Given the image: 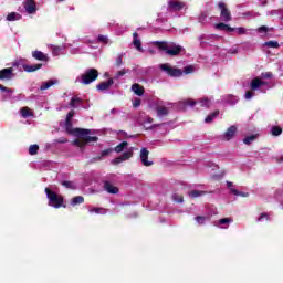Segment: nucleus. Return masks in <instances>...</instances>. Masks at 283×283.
<instances>
[{
  "instance_id": "1",
  "label": "nucleus",
  "mask_w": 283,
  "mask_h": 283,
  "mask_svg": "<svg viewBox=\"0 0 283 283\" xmlns=\"http://www.w3.org/2000/svg\"><path fill=\"white\" fill-rule=\"evenodd\" d=\"M155 45L161 50V52H166V54H168V56H179V54H181V52H185V48H182L181 45H177V44H168L167 42H160V41H156Z\"/></svg>"
},
{
  "instance_id": "2",
  "label": "nucleus",
  "mask_w": 283,
  "mask_h": 283,
  "mask_svg": "<svg viewBox=\"0 0 283 283\" xmlns=\"http://www.w3.org/2000/svg\"><path fill=\"white\" fill-rule=\"evenodd\" d=\"M44 191L49 200V207H53L54 209H61V207H63V203L65 202V199H63V196L54 192L50 188H45Z\"/></svg>"
},
{
  "instance_id": "3",
  "label": "nucleus",
  "mask_w": 283,
  "mask_h": 283,
  "mask_svg": "<svg viewBox=\"0 0 283 283\" xmlns=\"http://www.w3.org/2000/svg\"><path fill=\"white\" fill-rule=\"evenodd\" d=\"M159 69L171 78H180V76H182V70L172 67L169 63L160 64Z\"/></svg>"
},
{
  "instance_id": "4",
  "label": "nucleus",
  "mask_w": 283,
  "mask_h": 283,
  "mask_svg": "<svg viewBox=\"0 0 283 283\" xmlns=\"http://www.w3.org/2000/svg\"><path fill=\"white\" fill-rule=\"evenodd\" d=\"M99 76L98 70L96 69H88L85 71L84 74L81 75L83 85H90L94 83Z\"/></svg>"
},
{
  "instance_id": "5",
  "label": "nucleus",
  "mask_w": 283,
  "mask_h": 283,
  "mask_svg": "<svg viewBox=\"0 0 283 283\" xmlns=\"http://www.w3.org/2000/svg\"><path fill=\"white\" fill-rule=\"evenodd\" d=\"M65 129L71 136H85L86 134H92V129L87 128H74L72 126V120H65Z\"/></svg>"
},
{
  "instance_id": "6",
  "label": "nucleus",
  "mask_w": 283,
  "mask_h": 283,
  "mask_svg": "<svg viewBox=\"0 0 283 283\" xmlns=\"http://www.w3.org/2000/svg\"><path fill=\"white\" fill-rule=\"evenodd\" d=\"M80 139H75L73 140V145H75V147H80L81 149H83V147H85V145H90L91 143H98V137L97 136H90V134H86L85 136H76Z\"/></svg>"
},
{
  "instance_id": "7",
  "label": "nucleus",
  "mask_w": 283,
  "mask_h": 283,
  "mask_svg": "<svg viewBox=\"0 0 283 283\" xmlns=\"http://www.w3.org/2000/svg\"><path fill=\"white\" fill-rule=\"evenodd\" d=\"M218 9L220 11V19L223 21V23H229L230 21H233V15H231V10L228 9L227 3L219 2Z\"/></svg>"
},
{
  "instance_id": "8",
  "label": "nucleus",
  "mask_w": 283,
  "mask_h": 283,
  "mask_svg": "<svg viewBox=\"0 0 283 283\" xmlns=\"http://www.w3.org/2000/svg\"><path fill=\"white\" fill-rule=\"evenodd\" d=\"M134 157V150L130 148L127 151H124L119 157L113 159V165H120V163H125V160H129V158Z\"/></svg>"
},
{
  "instance_id": "9",
  "label": "nucleus",
  "mask_w": 283,
  "mask_h": 283,
  "mask_svg": "<svg viewBox=\"0 0 283 283\" xmlns=\"http://www.w3.org/2000/svg\"><path fill=\"white\" fill-rule=\"evenodd\" d=\"M139 157L144 167H151V165H154V161L149 160V150L147 148L140 149Z\"/></svg>"
},
{
  "instance_id": "10",
  "label": "nucleus",
  "mask_w": 283,
  "mask_h": 283,
  "mask_svg": "<svg viewBox=\"0 0 283 283\" xmlns=\"http://www.w3.org/2000/svg\"><path fill=\"white\" fill-rule=\"evenodd\" d=\"M14 77V69L7 67L0 71V81H10Z\"/></svg>"
},
{
  "instance_id": "11",
  "label": "nucleus",
  "mask_w": 283,
  "mask_h": 283,
  "mask_svg": "<svg viewBox=\"0 0 283 283\" xmlns=\"http://www.w3.org/2000/svg\"><path fill=\"white\" fill-rule=\"evenodd\" d=\"M112 85H114V78H108V81L106 82H101L96 85V90H98V92H107Z\"/></svg>"
},
{
  "instance_id": "12",
  "label": "nucleus",
  "mask_w": 283,
  "mask_h": 283,
  "mask_svg": "<svg viewBox=\"0 0 283 283\" xmlns=\"http://www.w3.org/2000/svg\"><path fill=\"white\" fill-rule=\"evenodd\" d=\"M103 189L107 193L116 195L118 193V187L114 186L111 181L105 180L103 181Z\"/></svg>"
},
{
  "instance_id": "13",
  "label": "nucleus",
  "mask_w": 283,
  "mask_h": 283,
  "mask_svg": "<svg viewBox=\"0 0 283 283\" xmlns=\"http://www.w3.org/2000/svg\"><path fill=\"white\" fill-rule=\"evenodd\" d=\"M24 10L28 14H34L36 12V2L34 0H27L24 2Z\"/></svg>"
},
{
  "instance_id": "14",
  "label": "nucleus",
  "mask_w": 283,
  "mask_h": 283,
  "mask_svg": "<svg viewBox=\"0 0 283 283\" xmlns=\"http://www.w3.org/2000/svg\"><path fill=\"white\" fill-rule=\"evenodd\" d=\"M265 85H268L266 82L261 81L260 77H254L251 81L250 87L253 92H255V90H260V87H264Z\"/></svg>"
},
{
  "instance_id": "15",
  "label": "nucleus",
  "mask_w": 283,
  "mask_h": 283,
  "mask_svg": "<svg viewBox=\"0 0 283 283\" xmlns=\"http://www.w3.org/2000/svg\"><path fill=\"white\" fill-rule=\"evenodd\" d=\"M168 8H169V10L179 11V10H182V8H185V3H182L178 0H169Z\"/></svg>"
},
{
  "instance_id": "16",
  "label": "nucleus",
  "mask_w": 283,
  "mask_h": 283,
  "mask_svg": "<svg viewBox=\"0 0 283 283\" xmlns=\"http://www.w3.org/2000/svg\"><path fill=\"white\" fill-rule=\"evenodd\" d=\"M32 57L35 59V61H44V63H48V61H50V57L48 56V54L41 51H33Z\"/></svg>"
},
{
  "instance_id": "17",
  "label": "nucleus",
  "mask_w": 283,
  "mask_h": 283,
  "mask_svg": "<svg viewBox=\"0 0 283 283\" xmlns=\"http://www.w3.org/2000/svg\"><path fill=\"white\" fill-rule=\"evenodd\" d=\"M216 30H219L220 32H235V28H231L229 24L224 22L217 23Z\"/></svg>"
},
{
  "instance_id": "18",
  "label": "nucleus",
  "mask_w": 283,
  "mask_h": 283,
  "mask_svg": "<svg viewBox=\"0 0 283 283\" xmlns=\"http://www.w3.org/2000/svg\"><path fill=\"white\" fill-rule=\"evenodd\" d=\"M238 132V127L235 126H230L227 132L224 133V139L226 140H231L232 138L235 137V134Z\"/></svg>"
},
{
  "instance_id": "19",
  "label": "nucleus",
  "mask_w": 283,
  "mask_h": 283,
  "mask_svg": "<svg viewBox=\"0 0 283 283\" xmlns=\"http://www.w3.org/2000/svg\"><path fill=\"white\" fill-rule=\"evenodd\" d=\"M41 67H43V64H41V63L32 64V65H30V64L23 65L24 72H29V73L36 72V71L41 70Z\"/></svg>"
},
{
  "instance_id": "20",
  "label": "nucleus",
  "mask_w": 283,
  "mask_h": 283,
  "mask_svg": "<svg viewBox=\"0 0 283 283\" xmlns=\"http://www.w3.org/2000/svg\"><path fill=\"white\" fill-rule=\"evenodd\" d=\"M132 91L137 96H143V94H145V87H143V85H140L138 83H135V84L132 85Z\"/></svg>"
},
{
  "instance_id": "21",
  "label": "nucleus",
  "mask_w": 283,
  "mask_h": 283,
  "mask_svg": "<svg viewBox=\"0 0 283 283\" xmlns=\"http://www.w3.org/2000/svg\"><path fill=\"white\" fill-rule=\"evenodd\" d=\"M133 45L138 50V52H143V45L140 40H138V33H133Z\"/></svg>"
},
{
  "instance_id": "22",
  "label": "nucleus",
  "mask_w": 283,
  "mask_h": 283,
  "mask_svg": "<svg viewBox=\"0 0 283 283\" xmlns=\"http://www.w3.org/2000/svg\"><path fill=\"white\" fill-rule=\"evenodd\" d=\"M156 113L158 118H163V116H167L169 114V108L165 106H157Z\"/></svg>"
},
{
  "instance_id": "23",
  "label": "nucleus",
  "mask_w": 283,
  "mask_h": 283,
  "mask_svg": "<svg viewBox=\"0 0 283 283\" xmlns=\"http://www.w3.org/2000/svg\"><path fill=\"white\" fill-rule=\"evenodd\" d=\"M218 116H220V111H214L205 118V123H213L214 118H218Z\"/></svg>"
},
{
  "instance_id": "24",
  "label": "nucleus",
  "mask_w": 283,
  "mask_h": 283,
  "mask_svg": "<svg viewBox=\"0 0 283 283\" xmlns=\"http://www.w3.org/2000/svg\"><path fill=\"white\" fill-rule=\"evenodd\" d=\"M85 202V198L83 196L73 197L71 200V206L76 207V205H83Z\"/></svg>"
},
{
  "instance_id": "25",
  "label": "nucleus",
  "mask_w": 283,
  "mask_h": 283,
  "mask_svg": "<svg viewBox=\"0 0 283 283\" xmlns=\"http://www.w3.org/2000/svg\"><path fill=\"white\" fill-rule=\"evenodd\" d=\"M20 114L22 118H30V116H34V113H32L29 107H22Z\"/></svg>"
},
{
  "instance_id": "26",
  "label": "nucleus",
  "mask_w": 283,
  "mask_h": 283,
  "mask_svg": "<svg viewBox=\"0 0 283 283\" xmlns=\"http://www.w3.org/2000/svg\"><path fill=\"white\" fill-rule=\"evenodd\" d=\"M125 147H129V143H127V142H122L119 145H117V146L114 148V151H116V154H122V151L125 150Z\"/></svg>"
},
{
  "instance_id": "27",
  "label": "nucleus",
  "mask_w": 283,
  "mask_h": 283,
  "mask_svg": "<svg viewBox=\"0 0 283 283\" xmlns=\"http://www.w3.org/2000/svg\"><path fill=\"white\" fill-rule=\"evenodd\" d=\"M81 103H83V99H81V97H72L70 101V106L73 108L78 107V105H81Z\"/></svg>"
},
{
  "instance_id": "28",
  "label": "nucleus",
  "mask_w": 283,
  "mask_h": 283,
  "mask_svg": "<svg viewBox=\"0 0 283 283\" xmlns=\"http://www.w3.org/2000/svg\"><path fill=\"white\" fill-rule=\"evenodd\" d=\"M265 48H272L274 50H277L280 48V43L277 41H268L263 44Z\"/></svg>"
},
{
  "instance_id": "29",
  "label": "nucleus",
  "mask_w": 283,
  "mask_h": 283,
  "mask_svg": "<svg viewBox=\"0 0 283 283\" xmlns=\"http://www.w3.org/2000/svg\"><path fill=\"white\" fill-rule=\"evenodd\" d=\"M21 19V15L17 12H11L7 15V21H19Z\"/></svg>"
},
{
  "instance_id": "30",
  "label": "nucleus",
  "mask_w": 283,
  "mask_h": 283,
  "mask_svg": "<svg viewBox=\"0 0 283 283\" xmlns=\"http://www.w3.org/2000/svg\"><path fill=\"white\" fill-rule=\"evenodd\" d=\"M54 85V81H49V82H43L42 85L40 86V92H43L45 90H50Z\"/></svg>"
},
{
  "instance_id": "31",
  "label": "nucleus",
  "mask_w": 283,
  "mask_h": 283,
  "mask_svg": "<svg viewBox=\"0 0 283 283\" xmlns=\"http://www.w3.org/2000/svg\"><path fill=\"white\" fill-rule=\"evenodd\" d=\"M30 156H36L39 154V145L34 144L29 147Z\"/></svg>"
},
{
  "instance_id": "32",
  "label": "nucleus",
  "mask_w": 283,
  "mask_h": 283,
  "mask_svg": "<svg viewBox=\"0 0 283 283\" xmlns=\"http://www.w3.org/2000/svg\"><path fill=\"white\" fill-rule=\"evenodd\" d=\"M112 151H114V149H112V148L103 150L101 153V156L97 157V160H103V158H107V156H109V154H112Z\"/></svg>"
},
{
  "instance_id": "33",
  "label": "nucleus",
  "mask_w": 283,
  "mask_h": 283,
  "mask_svg": "<svg viewBox=\"0 0 283 283\" xmlns=\"http://www.w3.org/2000/svg\"><path fill=\"white\" fill-rule=\"evenodd\" d=\"M258 139V135H250L243 139L244 145H251L253 140Z\"/></svg>"
},
{
  "instance_id": "34",
  "label": "nucleus",
  "mask_w": 283,
  "mask_h": 283,
  "mask_svg": "<svg viewBox=\"0 0 283 283\" xmlns=\"http://www.w3.org/2000/svg\"><path fill=\"white\" fill-rule=\"evenodd\" d=\"M282 132V127L280 126H273L271 129L272 136H281Z\"/></svg>"
},
{
  "instance_id": "35",
  "label": "nucleus",
  "mask_w": 283,
  "mask_h": 283,
  "mask_svg": "<svg viewBox=\"0 0 283 283\" xmlns=\"http://www.w3.org/2000/svg\"><path fill=\"white\" fill-rule=\"evenodd\" d=\"M190 198H200V196H205V191L192 190L189 192Z\"/></svg>"
},
{
  "instance_id": "36",
  "label": "nucleus",
  "mask_w": 283,
  "mask_h": 283,
  "mask_svg": "<svg viewBox=\"0 0 283 283\" xmlns=\"http://www.w3.org/2000/svg\"><path fill=\"white\" fill-rule=\"evenodd\" d=\"M233 196H241V198H249V192H240L238 189H231Z\"/></svg>"
},
{
  "instance_id": "37",
  "label": "nucleus",
  "mask_w": 283,
  "mask_h": 283,
  "mask_svg": "<svg viewBox=\"0 0 283 283\" xmlns=\"http://www.w3.org/2000/svg\"><path fill=\"white\" fill-rule=\"evenodd\" d=\"M172 200L175 201V202H185V197H182V195H178V193H174L172 195Z\"/></svg>"
},
{
  "instance_id": "38",
  "label": "nucleus",
  "mask_w": 283,
  "mask_h": 283,
  "mask_svg": "<svg viewBox=\"0 0 283 283\" xmlns=\"http://www.w3.org/2000/svg\"><path fill=\"white\" fill-rule=\"evenodd\" d=\"M62 186L65 187L66 189H76L72 181H62Z\"/></svg>"
},
{
  "instance_id": "39",
  "label": "nucleus",
  "mask_w": 283,
  "mask_h": 283,
  "mask_svg": "<svg viewBox=\"0 0 283 283\" xmlns=\"http://www.w3.org/2000/svg\"><path fill=\"white\" fill-rule=\"evenodd\" d=\"M256 32H259V34H266V32H269V27L266 25L259 27L256 29Z\"/></svg>"
},
{
  "instance_id": "40",
  "label": "nucleus",
  "mask_w": 283,
  "mask_h": 283,
  "mask_svg": "<svg viewBox=\"0 0 283 283\" xmlns=\"http://www.w3.org/2000/svg\"><path fill=\"white\" fill-rule=\"evenodd\" d=\"M97 41H98V43H105V44H107L108 41H109V39H108L106 35L99 34V35L97 36Z\"/></svg>"
},
{
  "instance_id": "41",
  "label": "nucleus",
  "mask_w": 283,
  "mask_h": 283,
  "mask_svg": "<svg viewBox=\"0 0 283 283\" xmlns=\"http://www.w3.org/2000/svg\"><path fill=\"white\" fill-rule=\"evenodd\" d=\"M196 221L198 222V224H205V222H207V217H205V216H197L196 217Z\"/></svg>"
},
{
  "instance_id": "42",
  "label": "nucleus",
  "mask_w": 283,
  "mask_h": 283,
  "mask_svg": "<svg viewBox=\"0 0 283 283\" xmlns=\"http://www.w3.org/2000/svg\"><path fill=\"white\" fill-rule=\"evenodd\" d=\"M239 35L247 34V29L244 27H239L234 29Z\"/></svg>"
},
{
  "instance_id": "43",
  "label": "nucleus",
  "mask_w": 283,
  "mask_h": 283,
  "mask_svg": "<svg viewBox=\"0 0 283 283\" xmlns=\"http://www.w3.org/2000/svg\"><path fill=\"white\" fill-rule=\"evenodd\" d=\"M271 220L270 218H269V213H266V212H263V213H261V216L258 218V222H262V220Z\"/></svg>"
},
{
  "instance_id": "44",
  "label": "nucleus",
  "mask_w": 283,
  "mask_h": 283,
  "mask_svg": "<svg viewBox=\"0 0 283 283\" xmlns=\"http://www.w3.org/2000/svg\"><path fill=\"white\" fill-rule=\"evenodd\" d=\"M125 74H127V70L122 69L116 73L115 78H120V76H125Z\"/></svg>"
},
{
  "instance_id": "45",
  "label": "nucleus",
  "mask_w": 283,
  "mask_h": 283,
  "mask_svg": "<svg viewBox=\"0 0 283 283\" xmlns=\"http://www.w3.org/2000/svg\"><path fill=\"white\" fill-rule=\"evenodd\" d=\"M54 143H56L57 145H65V143H67V138L61 137L59 139H55Z\"/></svg>"
},
{
  "instance_id": "46",
  "label": "nucleus",
  "mask_w": 283,
  "mask_h": 283,
  "mask_svg": "<svg viewBox=\"0 0 283 283\" xmlns=\"http://www.w3.org/2000/svg\"><path fill=\"white\" fill-rule=\"evenodd\" d=\"M116 67H120L123 65V55H118V57L115 61Z\"/></svg>"
},
{
  "instance_id": "47",
  "label": "nucleus",
  "mask_w": 283,
  "mask_h": 283,
  "mask_svg": "<svg viewBox=\"0 0 283 283\" xmlns=\"http://www.w3.org/2000/svg\"><path fill=\"white\" fill-rule=\"evenodd\" d=\"M229 222H233L230 218H222L219 220V224H229Z\"/></svg>"
},
{
  "instance_id": "48",
  "label": "nucleus",
  "mask_w": 283,
  "mask_h": 283,
  "mask_svg": "<svg viewBox=\"0 0 283 283\" xmlns=\"http://www.w3.org/2000/svg\"><path fill=\"white\" fill-rule=\"evenodd\" d=\"M261 78H273V73L272 72L262 73Z\"/></svg>"
},
{
  "instance_id": "49",
  "label": "nucleus",
  "mask_w": 283,
  "mask_h": 283,
  "mask_svg": "<svg viewBox=\"0 0 283 283\" xmlns=\"http://www.w3.org/2000/svg\"><path fill=\"white\" fill-rule=\"evenodd\" d=\"M184 72L186 74H191L193 72V66L189 65V66H185L184 67Z\"/></svg>"
},
{
  "instance_id": "50",
  "label": "nucleus",
  "mask_w": 283,
  "mask_h": 283,
  "mask_svg": "<svg viewBox=\"0 0 283 283\" xmlns=\"http://www.w3.org/2000/svg\"><path fill=\"white\" fill-rule=\"evenodd\" d=\"M0 90H1V92H7L8 94H12V88L6 87L1 84H0Z\"/></svg>"
},
{
  "instance_id": "51",
  "label": "nucleus",
  "mask_w": 283,
  "mask_h": 283,
  "mask_svg": "<svg viewBox=\"0 0 283 283\" xmlns=\"http://www.w3.org/2000/svg\"><path fill=\"white\" fill-rule=\"evenodd\" d=\"M200 105L201 107H209V99L205 98V99H200Z\"/></svg>"
},
{
  "instance_id": "52",
  "label": "nucleus",
  "mask_w": 283,
  "mask_h": 283,
  "mask_svg": "<svg viewBox=\"0 0 283 283\" xmlns=\"http://www.w3.org/2000/svg\"><path fill=\"white\" fill-rule=\"evenodd\" d=\"M244 96L247 101H251V98H253V91H248Z\"/></svg>"
},
{
  "instance_id": "53",
  "label": "nucleus",
  "mask_w": 283,
  "mask_h": 283,
  "mask_svg": "<svg viewBox=\"0 0 283 283\" xmlns=\"http://www.w3.org/2000/svg\"><path fill=\"white\" fill-rule=\"evenodd\" d=\"M140 103H142V101H140V98H136L134 102H133V107H140Z\"/></svg>"
},
{
  "instance_id": "54",
  "label": "nucleus",
  "mask_w": 283,
  "mask_h": 283,
  "mask_svg": "<svg viewBox=\"0 0 283 283\" xmlns=\"http://www.w3.org/2000/svg\"><path fill=\"white\" fill-rule=\"evenodd\" d=\"M196 103H198V102H196L193 99H188L185 102V105H189L190 107H193V105H196Z\"/></svg>"
},
{
  "instance_id": "55",
  "label": "nucleus",
  "mask_w": 283,
  "mask_h": 283,
  "mask_svg": "<svg viewBox=\"0 0 283 283\" xmlns=\"http://www.w3.org/2000/svg\"><path fill=\"white\" fill-rule=\"evenodd\" d=\"M74 118V111H70L66 115V120H72Z\"/></svg>"
},
{
  "instance_id": "56",
  "label": "nucleus",
  "mask_w": 283,
  "mask_h": 283,
  "mask_svg": "<svg viewBox=\"0 0 283 283\" xmlns=\"http://www.w3.org/2000/svg\"><path fill=\"white\" fill-rule=\"evenodd\" d=\"M144 123L147 125H151V123H154V118L153 117H150V116H148V117H146V119L144 120Z\"/></svg>"
},
{
  "instance_id": "57",
  "label": "nucleus",
  "mask_w": 283,
  "mask_h": 283,
  "mask_svg": "<svg viewBox=\"0 0 283 283\" xmlns=\"http://www.w3.org/2000/svg\"><path fill=\"white\" fill-rule=\"evenodd\" d=\"M103 211V208H93L90 210L91 213H101Z\"/></svg>"
},
{
  "instance_id": "58",
  "label": "nucleus",
  "mask_w": 283,
  "mask_h": 283,
  "mask_svg": "<svg viewBox=\"0 0 283 283\" xmlns=\"http://www.w3.org/2000/svg\"><path fill=\"white\" fill-rule=\"evenodd\" d=\"M160 125H165V123L163 124H153L150 127H148L147 129H156V127H160Z\"/></svg>"
},
{
  "instance_id": "59",
  "label": "nucleus",
  "mask_w": 283,
  "mask_h": 283,
  "mask_svg": "<svg viewBox=\"0 0 283 283\" xmlns=\"http://www.w3.org/2000/svg\"><path fill=\"white\" fill-rule=\"evenodd\" d=\"M227 185H228V189H230V192H231V189H234V188H233V182L228 181Z\"/></svg>"
},
{
  "instance_id": "60",
  "label": "nucleus",
  "mask_w": 283,
  "mask_h": 283,
  "mask_svg": "<svg viewBox=\"0 0 283 283\" xmlns=\"http://www.w3.org/2000/svg\"><path fill=\"white\" fill-rule=\"evenodd\" d=\"M57 52H61V48H59V46L53 49V54H56Z\"/></svg>"
},
{
  "instance_id": "61",
  "label": "nucleus",
  "mask_w": 283,
  "mask_h": 283,
  "mask_svg": "<svg viewBox=\"0 0 283 283\" xmlns=\"http://www.w3.org/2000/svg\"><path fill=\"white\" fill-rule=\"evenodd\" d=\"M202 39H205V35H201V36L199 38V41H200L201 45H205V41H202Z\"/></svg>"
},
{
  "instance_id": "62",
  "label": "nucleus",
  "mask_w": 283,
  "mask_h": 283,
  "mask_svg": "<svg viewBox=\"0 0 283 283\" xmlns=\"http://www.w3.org/2000/svg\"><path fill=\"white\" fill-rule=\"evenodd\" d=\"M59 1L61 2V1H65V0H59Z\"/></svg>"
}]
</instances>
